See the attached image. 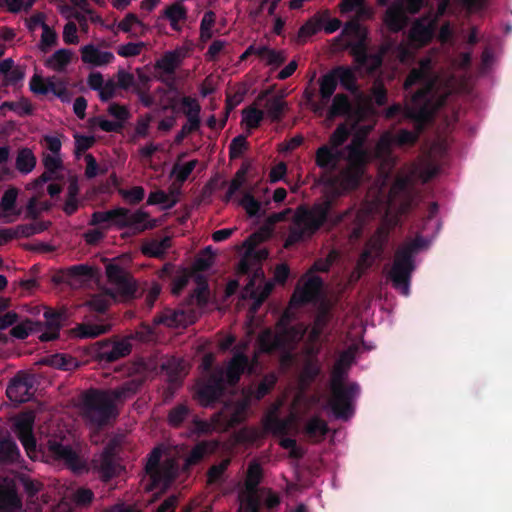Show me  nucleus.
Returning <instances> with one entry per match:
<instances>
[{
  "label": "nucleus",
  "mask_w": 512,
  "mask_h": 512,
  "mask_svg": "<svg viewBox=\"0 0 512 512\" xmlns=\"http://www.w3.org/2000/svg\"><path fill=\"white\" fill-rule=\"evenodd\" d=\"M254 279H251L246 286V291L251 290L250 297L254 300L253 308L256 310L270 295L273 289L271 283H265L262 287L254 288Z\"/></svg>",
  "instance_id": "nucleus-48"
},
{
  "label": "nucleus",
  "mask_w": 512,
  "mask_h": 512,
  "mask_svg": "<svg viewBox=\"0 0 512 512\" xmlns=\"http://www.w3.org/2000/svg\"><path fill=\"white\" fill-rule=\"evenodd\" d=\"M21 457L16 442L9 436L0 437V463H17Z\"/></svg>",
  "instance_id": "nucleus-30"
},
{
  "label": "nucleus",
  "mask_w": 512,
  "mask_h": 512,
  "mask_svg": "<svg viewBox=\"0 0 512 512\" xmlns=\"http://www.w3.org/2000/svg\"><path fill=\"white\" fill-rule=\"evenodd\" d=\"M264 429L274 435H285L288 432V422L276 416L269 415L264 420Z\"/></svg>",
  "instance_id": "nucleus-55"
},
{
  "label": "nucleus",
  "mask_w": 512,
  "mask_h": 512,
  "mask_svg": "<svg viewBox=\"0 0 512 512\" xmlns=\"http://www.w3.org/2000/svg\"><path fill=\"white\" fill-rule=\"evenodd\" d=\"M430 241L417 234L413 239H406L395 251L388 279L392 287L404 296L410 294L413 272L416 270L415 257L429 247Z\"/></svg>",
  "instance_id": "nucleus-4"
},
{
  "label": "nucleus",
  "mask_w": 512,
  "mask_h": 512,
  "mask_svg": "<svg viewBox=\"0 0 512 512\" xmlns=\"http://www.w3.org/2000/svg\"><path fill=\"white\" fill-rule=\"evenodd\" d=\"M47 94L49 92L53 93L55 96L60 98L62 101H65L68 98V89L63 80L57 79L55 77L47 78Z\"/></svg>",
  "instance_id": "nucleus-60"
},
{
  "label": "nucleus",
  "mask_w": 512,
  "mask_h": 512,
  "mask_svg": "<svg viewBox=\"0 0 512 512\" xmlns=\"http://www.w3.org/2000/svg\"><path fill=\"white\" fill-rule=\"evenodd\" d=\"M42 30L39 49L43 53H47L52 46L57 44L58 37L57 33L49 25H45Z\"/></svg>",
  "instance_id": "nucleus-62"
},
{
  "label": "nucleus",
  "mask_w": 512,
  "mask_h": 512,
  "mask_svg": "<svg viewBox=\"0 0 512 512\" xmlns=\"http://www.w3.org/2000/svg\"><path fill=\"white\" fill-rule=\"evenodd\" d=\"M328 431V424L318 416L310 418L304 427V433L309 438L320 437L323 439L327 435Z\"/></svg>",
  "instance_id": "nucleus-47"
},
{
  "label": "nucleus",
  "mask_w": 512,
  "mask_h": 512,
  "mask_svg": "<svg viewBox=\"0 0 512 512\" xmlns=\"http://www.w3.org/2000/svg\"><path fill=\"white\" fill-rule=\"evenodd\" d=\"M196 288L190 295V302L195 303L199 307H203L208 303L209 286L206 278L201 274L195 275Z\"/></svg>",
  "instance_id": "nucleus-42"
},
{
  "label": "nucleus",
  "mask_w": 512,
  "mask_h": 512,
  "mask_svg": "<svg viewBox=\"0 0 512 512\" xmlns=\"http://www.w3.org/2000/svg\"><path fill=\"white\" fill-rule=\"evenodd\" d=\"M192 322L189 315L183 309L166 308L154 317V324H163L173 328L186 327Z\"/></svg>",
  "instance_id": "nucleus-23"
},
{
  "label": "nucleus",
  "mask_w": 512,
  "mask_h": 512,
  "mask_svg": "<svg viewBox=\"0 0 512 512\" xmlns=\"http://www.w3.org/2000/svg\"><path fill=\"white\" fill-rule=\"evenodd\" d=\"M35 416L32 412L21 413L15 420L14 431L23 445L27 456L31 460H38L44 456L42 448L37 446L33 433Z\"/></svg>",
  "instance_id": "nucleus-9"
},
{
  "label": "nucleus",
  "mask_w": 512,
  "mask_h": 512,
  "mask_svg": "<svg viewBox=\"0 0 512 512\" xmlns=\"http://www.w3.org/2000/svg\"><path fill=\"white\" fill-rule=\"evenodd\" d=\"M163 15L169 20L170 26L174 31H181L180 21L187 19V9L180 2H175L163 11Z\"/></svg>",
  "instance_id": "nucleus-36"
},
{
  "label": "nucleus",
  "mask_w": 512,
  "mask_h": 512,
  "mask_svg": "<svg viewBox=\"0 0 512 512\" xmlns=\"http://www.w3.org/2000/svg\"><path fill=\"white\" fill-rule=\"evenodd\" d=\"M310 353L301 371V380L306 384L313 383L322 371L321 363L317 357L318 350L313 352V349H311Z\"/></svg>",
  "instance_id": "nucleus-31"
},
{
  "label": "nucleus",
  "mask_w": 512,
  "mask_h": 512,
  "mask_svg": "<svg viewBox=\"0 0 512 512\" xmlns=\"http://www.w3.org/2000/svg\"><path fill=\"white\" fill-rule=\"evenodd\" d=\"M46 449L54 460L63 462L74 474L82 475L90 471L88 463L70 446L57 439H49Z\"/></svg>",
  "instance_id": "nucleus-10"
},
{
  "label": "nucleus",
  "mask_w": 512,
  "mask_h": 512,
  "mask_svg": "<svg viewBox=\"0 0 512 512\" xmlns=\"http://www.w3.org/2000/svg\"><path fill=\"white\" fill-rule=\"evenodd\" d=\"M420 84L406 108V116L414 122V131L400 129L392 138L397 146H413L417 143L425 126L433 120L437 111L446 103V96L439 95L435 88L432 66L429 59H422L418 67L413 68L404 82L405 90Z\"/></svg>",
  "instance_id": "nucleus-1"
},
{
  "label": "nucleus",
  "mask_w": 512,
  "mask_h": 512,
  "mask_svg": "<svg viewBox=\"0 0 512 512\" xmlns=\"http://www.w3.org/2000/svg\"><path fill=\"white\" fill-rule=\"evenodd\" d=\"M33 386V376L24 373H18L9 382L6 388V395L12 402L26 403L32 398L33 393L31 392V389Z\"/></svg>",
  "instance_id": "nucleus-14"
},
{
  "label": "nucleus",
  "mask_w": 512,
  "mask_h": 512,
  "mask_svg": "<svg viewBox=\"0 0 512 512\" xmlns=\"http://www.w3.org/2000/svg\"><path fill=\"white\" fill-rule=\"evenodd\" d=\"M390 195L394 198L404 196V210L411 208L412 197L410 191V179L408 177H397L390 188Z\"/></svg>",
  "instance_id": "nucleus-40"
},
{
  "label": "nucleus",
  "mask_w": 512,
  "mask_h": 512,
  "mask_svg": "<svg viewBox=\"0 0 512 512\" xmlns=\"http://www.w3.org/2000/svg\"><path fill=\"white\" fill-rule=\"evenodd\" d=\"M263 478V469L258 460L253 459L250 461L245 478L246 490L250 493H255Z\"/></svg>",
  "instance_id": "nucleus-37"
},
{
  "label": "nucleus",
  "mask_w": 512,
  "mask_h": 512,
  "mask_svg": "<svg viewBox=\"0 0 512 512\" xmlns=\"http://www.w3.org/2000/svg\"><path fill=\"white\" fill-rule=\"evenodd\" d=\"M124 216L119 219L118 228H132L135 233H142L146 230L156 227V220L150 219V214L142 209L131 212L128 208L123 207Z\"/></svg>",
  "instance_id": "nucleus-15"
},
{
  "label": "nucleus",
  "mask_w": 512,
  "mask_h": 512,
  "mask_svg": "<svg viewBox=\"0 0 512 512\" xmlns=\"http://www.w3.org/2000/svg\"><path fill=\"white\" fill-rule=\"evenodd\" d=\"M123 207H117L108 211H95L89 222L90 225L97 226L104 223L113 224L118 227L119 219L124 216Z\"/></svg>",
  "instance_id": "nucleus-35"
},
{
  "label": "nucleus",
  "mask_w": 512,
  "mask_h": 512,
  "mask_svg": "<svg viewBox=\"0 0 512 512\" xmlns=\"http://www.w3.org/2000/svg\"><path fill=\"white\" fill-rule=\"evenodd\" d=\"M111 324L109 323H93L84 322L76 327V334L79 338H96L102 334L109 332Z\"/></svg>",
  "instance_id": "nucleus-33"
},
{
  "label": "nucleus",
  "mask_w": 512,
  "mask_h": 512,
  "mask_svg": "<svg viewBox=\"0 0 512 512\" xmlns=\"http://www.w3.org/2000/svg\"><path fill=\"white\" fill-rule=\"evenodd\" d=\"M347 357V352L340 355L339 359L334 364L331 376L330 387L346 385L344 378L346 375V368L344 367V358Z\"/></svg>",
  "instance_id": "nucleus-59"
},
{
  "label": "nucleus",
  "mask_w": 512,
  "mask_h": 512,
  "mask_svg": "<svg viewBox=\"0 0 512 512\" xmlns=\"http://www.w3.org/2000/svg\"><path fill=\"white\" fill-rule=\"evenodd\" d=\"M384 22L390 31L399 32L406 24V16L400 8L390 7L385 13Z\"/></svg>",
  "instance_id": "nucleus-46"
},
{
  "label": "nucleus",
  "mask_w": 512,
  "mask_h": 512,
  "mask_svg": "<svg viewBox=\"0 0 512 512\" xmlns=\"http://www.w3.org/2000/svg\"><path fill=\"white\" fill-rule=\"evenodd\" d=\"M267 256L268 252L264 249L255 250L253 247L248 248L238 263V273L242 275L253 273L254 278H264V273L259 265Z\"/></svg>",
  "instance_id": "nucleus-18"
},
{
  "label": "nucleus",
  "mask_w": 512,
  "mask_h": 512,
  "mask_svg": "<svg viewBox=\"0 0 512 512\" xmlns=\"http://www.w3.org/2000/svg\"><path fill=\"white\" fill-rule=\"evenodd\" d=\"M249 365V357L242 351H236L228 362L224 373V384L235 386Z\"/></svg>",
  "instance_id": "nucleus-21"
},
{
  "label": "nucleus",
  "mask_w": 512,
  "mask_h": 512,
  "mask_svg": "<svg viewBox=\"0 0 512 512\" xmlns=\"http://www.w3.org/2000/svg\"><path fill=\"white\" fill-rule=\"evenodd\" d=\"M389 234L390 230L388 228L383 226L379 227L367 242V248L363 256L368 257L370 254L380 256L384 252L385 246L389 240Z\"/></svg>",
  "instance_id": "nucleus-29"
},
{
  "label": "nucleus",
  "mask_w": 512,
  "mask_h": 512,
  "mask_svg": "<svg viewBox=\"0 0 512 512\" xmlns=\"http://www.w3.org/2000/svg\"><path fill=\"white\" fill-rule=\"evenodd\" d=\"M177 203V199L171 198L163 190L152 191L147 199V205L162 204L163 209H171Z\"/></svg>",
  "instance_id": "nucleus-57"
},
{
  "label": "nucleus",
  "mask_w": 512,
  "mask_h": 512,
  "mask_svg": "<svg viewBox=\"0 0 512 512\" xmlns=\"http://www.w3.org/2000/svg\"><path fill=\"white\" fill-rule=\"evenodd\" d=\"M191 411L186 404H178L170 409L167 422L171 427L178 428L189 417Z\"/></svg>",
  "instance_id": "nucleus-51"
},
{
  "label": "nucleus",
  "mask_w": 512,
  "mask_h": 512,
  "mask_svg": "<svg viewBox=\"0 0 512 512\" xmlns=\"http://www.w3.org/2000/svg\"><path fill=\"white\" fill-rule=\"evenodd\" d=\"M340 156L341 154L338 150L328 145H322L316 151L315 162L319 168L333 171L337 167Z\"/></svg>",
  "instance_id": "nucleus-27"
},
{
  "label": "nucleus",
  "mask_w": 512,
  "mask_h": 512,
  "mask_svg": "<svg viewBox=\"0 0 512 512\" xmlns=\"http://www.w3.org/2000/svg\"><path fill=\"white\" fill-rule=\"evenodd\" d=\"M242 123L248 130L256 129L260 126L264 119V112L253 106H250L242 111Z\"/></svg>",
  "instance_id": "nucleus-52"
},
{
  "label": "nucleus",
  "mask_w": 512,
  "mask_h": 512,
  "mask_svg": "<svg viewBox=\"0 0 512 512\" xmlns=\"http://www.w3.org/2000/svg\"><path fill=\"white\" fill-rule=\"evenodd\" d=\"M437 19L431 13L415 20L409 30V39L419 47L428 45L435 34Z\"/></svg>",
  "instance_id": "nucleus-13"
},
{
  "label": "nucleus",
  "mask_w": 512,
  "mask_h": 512,
  "mask_svg": "<svg viewBox=\"0 0 512 512\" xmlns=\"http://www.w3.org/2000/svg\"><path fill=\"white\" fill-rule=\"evenodd\" d=\"M240 204L245 209L246 213L250 217H259L261 211V203L254 198V196L250 193L244 194L241 199Z\"/></svg>",
  "instance_id": "nucleus-63"
},
{
  "label": "nucleus",
  "mask_w": 512,
  "mask_h": 512,
  "mask_svg": "<svg viewBox=\"0 0 512 512\" xmlns=\"http://www.w3.org/2000/svg\"><path fill=\"white\" fill-rule=\"evenodd\" d=\"M265 108L271 121L278 122L283 117L286 103L280 96H274L266 101Z\"/></svg>",
  "instance_id": "nucleus-50"
},
{
  "label": "nucleus",
  "mask_w": 512,
  "mask_h": 512,
  "mask_svg": "<svg viewBox=\"0 0 512 512\" xmlns=\"http://www.w3.org/2000/svg\"><path fill=\"white\" fill-rule=\"evenodd\" d=\"M44 318L47 329L40 335V340L46 342L57 339L59 337L62 324L67 319L66 311L47 309L44 312Z\"/></svg>",
  "instance_id": "nucleus-22"
},
{
  "label": "nucleus",
  "mask_w": 512,
  "mask_h": 512,
  "mask_svg": "<svg viewBox=\"0 0 512 512\" xmlns=\"http://www.w3.org/2000/svg\"><path fill=\"white\" fill-rule=\"evenodd\" d=\"M22 507L15 488L0 483V512H15Z\"/></svg>",
  "instance_id": "nucleus-28"
},
{
  "label": "nucleus",
  "mask_w": 512,
  "mask_h": 512,
  "mask_svg": "<svg viewBox=\"0 0 512 512\" xmlns=\"http://www.w3.org/2000/svg\"><path fill=\"white\" fill-rule=\"evenodd\" d=\"M36 165V157L29 148L19 150L16 158V169L24 174L30 173Z\"/></svg>",
  "instance_id": "nucleus-49"
},
{
  "label": "nucleus",
  "mask_w": 512,
  "mask_h": 512,
  "mask_svg": "<svg viewBox=\"0 0 512 512\" xmlns=\"http://www.w3.org/2000/svg\"><path fill=\"white\" fill-rule=\"evenodd\" d=\"M182 112L186 115L187 119L200 120L201 106L196 98L184 96L181 99Z\"/></svg>",
  "instance_id": "nucleus-58"
},
{
  "label": "nucleus",
  "mask_w": 512,
  "mask_h": 512,
  "mask_svg": "<svg viewBox=\"0 0 512 512\" xmlns=\"http://www.w3.org/2000/svg\"><path fill=\"white\" fill-rule=\"evenodd\" d=\"M290 315L284 313L276 324L277 332L270 330L263 332L259 337L261 348L265 352L280 351L302 340L306 329L302 324L290 325Z\"/></svg>",
  "instance_id": "nucleus-6"
},
{
  "label": "nucleus",
  "mask_w": 512,
  "mask_h": 512,
  "mask_svg": "<svg viewBox=\"0 0 512 512\" xmlns=\"http://www.w3.org/2000/svg\"><path fill=\"white\" fill-rule=\"evenodd\" d=\"M351 109L352 106L349 97L343 93L336 94L328 110V118L333 119L335 117L348 115Z\"/></svg>",
  "instance_id": "nucleus-43"
},
{
  "label": "nucleus",
  "mask_w": 512,
  "mask_h": 512,
  "mask_svg": "<svg viewBox=\"0 0 512 512\" xmlns=\"http://www.w3.org/2000/svg\"><path fill=\"white\" fill-rule=\"evenodd\" d=\"M224 392V373L223 369H219L198 388L196 396L201 406L209 407L219 401Z\"/></svg>",
  "instance_id": "nucleus-12"
},
{
  "label": "nucleus",
  "mask_w": 512,
  "mask_h": 512,
  "mask_svg": "<svg viewBox=\"0 0 512 512\" xmlns=\"http://www.w3.org/2000/svg\"><path fill=\"white\" fill-rule=\"evenodd\" d=\"M161 279L172 277L171 293L179 295L189 283L192 277L195 278L194 273L188 268H179L175 272V266L172 263H166L163 268L158 272Z\"/></svg>",
  "instance_id": "nucleus-19"
},
{
  "label": "nucleus",
  "mask_w": 512,
  "mask_h": 512,
  "mask_svg": "<svg viewBox=\"0 0 512 512\" xmlns=\"http://www.w3.org/2000/svg\"><path fill=\"white\" fill-rule=\"evenodd\" d=\"M328 321L329 317L326 311H322L316 315L309 335L312 341H316L321 337Z\"/></svg>",
  "instance_id": "nucleus-61"
},
{
  "label": "nucleus",
  "mask_w": 512,
  "mask_h": 512,
  "mask_svg": "<svg viewBox=\"0 0 512 512\" xmlns=\"http://www.w3.org/2000/svg\"><path fill=\"white\" fill-rule=\"evenodd\" d=\"M162 451L154 448L149 454L148 461L145 466L146 474L151 479V488H166L175 477L174 465L171 461L164 464L160 463Z\"/></svg>",
  "instance_id": "nucleus-11"
},
{
  "label": "nucleus",
  "mask_w": 512,
  "mask_h": 512,
  "mask_svg": "<svg viewBox=\"0 0 512 512\" xmlns=\"http://www.w3.org/2000/svg\"><path fill=\"white\" fill-rule=\"evenodd\" d=\"M321 277L312 275L304 283L303 287L297 288L292 296V301L299 305H305L318 299L323 288Z\"/></svg>",
  "instance_id": "nucleus-20"
},
{
  "label": "nucleus",
  "mask_w": 512,
  "mask_h": 512,
  "mask_svg": "<svg viewBox=\"0 0 512 512\" xmlns=\"http://www.w3.org/2000/svg\"><path fill=\"white\" fill-rule=\"evenodd\" d=\"M133 336L122 339H103L91 347V355L101 364L106 365L128 356L132 351L131 339Z\"/></svg>",
  "instance_id": "nucleus-8"
},
{
  "label": "nucleus",
  "mask_w": 512,
  "mask_h": 512,
  "mask_svg": "<svg viewBox=\"0 0 512 512\" xmlns=\"http://www.w3.org/2000/svg\"><path fill=\"white\" fill-rule=\"evenodd\" d=\"M72 52L68 49H59L45 60V66L56 72H63L70 64Z\"/></svg>",
  "instance_id": "nucleus-39"
},
{
  "label": "nucleus",
  "mask_w": 512,
  "mask_h": 512,
  "mask_svg": "<svg viewBox=\"0 0 512 512\" xmlns=\"http://www.w3.org/2000/svg\"><path fill=\"white\" fill-rule=\"evenodd\" d=\"M108 281L115 286V289L124 297H132L136 292V286L132 277L117 264L106 266Z\"/></svg>",
  "instance_id": "nucleus-16"
},
{
  "label": "nucleus",
  "mask_w": 512,
  "mask_h": 512,
  "mask_svg": "<svg viewBox=\"0 0 512 512\" xmlns=\"http://www.w3.org/2000/svg\"><path fill=\"white\" fill-rule=\"evenodd\" d=\"M143 380L132 378L115 388H92L82 398L83 417L92 426L103 428L119 415L117 403H124L132 398L142 387Z\"/></svg>",
  "instance_id": "nucleus-2"
},
{
  "label": "nucleus",
  "mask_w": 512,
  "mask_h": 512,
  "mask_svg": "<svg viewBox=\"0 0 512 512\" xmlns=\"http://www.w3.org/2000/svg\"><path fill=\"white\" fill-rule=\"evenodd\" d=\"M80 51L82 61L96 67L107 65L115 59L112 52L101 51L93 44L83 46Z\"/></svg>",
  "instance_id": "nucleus-25"
},
{
  "label": "nucleus",
  "mask_w": 512,
  "mask_h": 512,
  "mask_svg": "<svg viewBox=\"0 0 512 512\" xmlns=\"http://www.w3.org/2000/svg\"><path fill=\"white\" fill-rule=\"evenodd\" d=\"M349 167L359 168L365 171V166L368 163V152L362 147L361 142L352 143L347 146Z\"/></svg>",
  "instance_id": "nucleus-34"
},
{
  "label": "nucleus",
  "mask_w": 512,
  "mask_h": 512,
  "mask_svg": "<svg viewBox=\"0 0 512 512\" xmlns=\"http://www.w3.org/2000/svg\"><path fill=\"white\" fill-rule=\"evenodd\" d=\"M179 63V55L176 52H167L155 64L156 69L162 70L167 75H173Z\"/></svg>",
  "instance_id": "nucleus-54"
},
{
  "label": "nucleus",
  "mask_w": 512,
  "mask_h": 512,
  "mask_svg": "<svg viewBox=\"0 0 512 512\" xmlns=\"http://www.w3.org/2000/svg\"><path fill=\"white\" fill-rule=\"evenodd\" d=\"M342 35L355 38L354 41H349L346 46L359 68H365L368 72H374L381 67L382 55L368 52L366 43L367 33L357 19H351L346 22Z\"/></svg>",
  "instance_id": "nucleus-5"
},
{
  "label": "nucleus",
  "mask_w": 512,
  "mask_h": 512,
  "mask_svg": "<svg viewBox=\"0 0 512 512\" xmlns=\"http://www.w3.org/2000/svg\"><path fill=\"white\" fill-rule=\"evenodd\" d=\"M331 397L329 407L336 419L347 421L354 414V401L357 398L360 387L357 383L330 387Z\"/></svg>",
  "instance_id": "nucleus-7"
},
{
  "label": "nucleus",
  "mask_w": 512,
  "mask_h": 512,
  "mask_svg": "<svg viewBox=\"0 0 512 512\" xmlns=\"http://www.w3.org/2000/svg\"><path fill=\"white\" fill-rule=\"evenodd\" d=\"M113 295H107V294H96L93 295L87 302L86 305L89 307V309L93 312L104 314L111 302V297Z\"/></svg>",
  "instance_id": "nucleus-56"
},
{
  "label": "nucleus",
  "mask_w": 512,
  "mask_h": 512,
  "mask_svg": "<svg viewBox=\"0 0 512 512\" xmlns=\"http://www.w3.org/2000/svg\"><path fill=\"white\" fill-rule=\"evenodd\" d=\"M332 208L333 200L330 198L315 202L310 207L307 205L298 206L289 227L284 247L290 248L298 243L310 240L325 225H328V229H332L341 224L350 214V210L334 213Z\"/></svg>",
  "instance_id": "nucleus-3"
},
{
  "label": "nucleus",
  "mask_w": 512,
  "mask_h": 512,
  "mask_svg": "<svg viewBox=\"0 0 512 512\" xmlns=\"http://www.w3.org/2000/svg\"><path fill=\"white\" fill-rule=\"evenodd\" d=\"M96 270L87 264L73 265L67 269L66 277L67 280L86 282L95 277Z\"/></svg>",
  "instance_id": "nucleus-45"
},
{
  "label": "nucleus",
  "mask_w": 512,
  "mask_h": 512,
  "mask_svg": "<svg viewBox=\"0 0 512 512\" xmlns=\"http://www.w3.org/2000/svg\"><path fill=\"white\" fill-rule=\"evenodd\" d=\"M349 135V129L345 124L338 125L329 139L331 147L337 150L338 147L342 146L347 141Z\"/></svg>",
  "instance_id": "nucleus-64"
},
{
  "label": "nucleus",
  "mask_w": 512,
  "mask_h": 512,
  "mask_svg": "<svg viewBox=\"0 0 512 512\" xmlns=\"http://www.w3.org/2000/svg\"><path fill=\"white\" fill-rule=\"evenodd\" d=\"M364 172L359 168L347 166L337 177L331 179V183L339 184L343 191H352L360 186Z\"/></svg>",
  "instance_id": "nucleus-24"
},
{
  "label": "nucleus",
  "mask_w": 512,
  "mask_h": 512,
  "mask_svg": "<svg viewBox=\"0 0 512 512\" xmlns=\"http://www.w3.org/2000/svg\"><path fill=\"white\" fill-rule=\"evenodd\" d=\"M91 468L103 482H108L117 475L118 464L113 448L105 447L98 459H93Z\"/></svg>",
  "instance_id": "nucleus-17"
},
{
  "label": "nucleus",
  "mask_w": 512,
  "mask_h": 512,
  "mask_svg": "<svg viewBox=\"0 0 512 512\" xmlns=\"http://www.w3.org/2000/svg\"><path fill=\"white\" fill-rule=\"evenodd\" d=\"M337 82L347 91L356 94L359 91L355 70L349 66L338 65L332 68Z\"/></svg>",
  "instance_id": "nucleus-26"
},
{
  "label": "nucleus",
  "mask_w": 512,
  "mask_h": 512,
  "mask_svg": "<svg viewBox=\"0 0 512 512\" xmlns=\"http://www.w3.org/2000/svg\"><path fill=\"white\" fill-rule=\"evenodd\" d=\"M161 368L167 374L170 383L178 384L181 381V374L184 370L181 359L177 357L168 358L161 364Z\"/></svg>",
  "instance_id": "nucleus-44"
},
{
  "label": "nucleus",
  "mask_w": 512,
  "mask_h": 512,
  "mask_svg": "<svg viewBox=\"0 0 512 512\" xmlns=\"http://www.w3.org/2000/svg\"><path fill=\"white\" fill-rule=\"evenodd\" d=\"M329 16V10L318 12L310 19H308L299 29L298 37L307 38L315 35L322 29L325 19Z\"/></svg>",
  "instance_id": "nucleus-32"
},
{
  "label": "nucleus",
  "mask_w": 512,
  "mask_h": 512,
  "mask_svg": "<svg viewBox=\"0 0 512 512\" xmlns=\"http://www.w3.org/2000/svg\"><path fill=\"white\" fill-rule=\"evenodd\" d=\"M319 94L323 105H326L337 89V79L332 69L319 78Z\"/></svg>",
  "instance_id": "nucleus-38"
},
{
  "label": "nucleus",
  "mask_w": 512,
  "mask_h": 512,
  "mask_svg": "<svg viewBox=\"0 0 512 512\" xmlns=\"http://www.w3.org/2000/svg\"><path fill=\"white\" fill-rule=\"evenodd\" d=\"M277 380L278 378L275 373H268L264 375L254 391V397L257 400H261L262 398H264L273 390L277 383Z\"/></svg>",
  "instance_id": "nucleus-53"
},
{
  "label": "nucleus",
  "mask_w": 512,
  "mask_h": 512,
  "mask_svg": "<svg viewBox=\"0 0 512 512\" xmlns=\"http://www.w3.org/2000/svg\"><path fill=\"white\" fill-rule=\"evenodd\" d=\"M43 363L63 371H72L79 366L78 360L67 354L50 355L44 359Z\"/></svg>",
  "instance_id": "nucleus-41"
}]
</instances>
